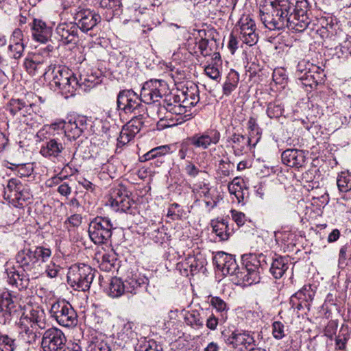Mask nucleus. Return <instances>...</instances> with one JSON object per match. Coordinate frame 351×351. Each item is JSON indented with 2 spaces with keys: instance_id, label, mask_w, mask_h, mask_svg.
<instances>
[{
  "instance_id": "nucleus-44",
  "label": "nucleus",
  "mask_w": 351,
  "mask_h": 351,
  "mask_svg": "<svg viewBox=\"0 0 351 351\" xmlns=\"http://www.w3.org/2000/svg\"><path fill=\"white\" fill-rule=\"evenodd\" d=\"M110 228V219L107 217H97L94 221H91L89 226V234L93 232L96 233L98 230H105Z\"/></svg>"
},
{
  "instance_id": "nucleus-28",
  "label": "nucleus",
  "mask_w": 351,
  "mask_h": 351,
  "mask_svg": "<svg viewBox=\"0 0 351 351\" xmlns=\"http://www.w3.org/2000/svg\"><path fill=\"white\" fill-rule=\"evenodd\" d=\"M21 318H25L29 324H33L40 329H45L47 326L45 313L38 307L31 308L28 313H23Z\"/></svg>"
},
{
  "instance_id": "nucleus-8",
  "label": "nucleus",
  "mask_w": 351,
  "mask_h": 351,
  "mask_svg": "<svg viewBox=\"0 0 351 351\" xmlns=\"http://www.w3.org/2000/svg\"><path fill=\"white\" fill-rule=\"evenodd\" d=\"M41 347L43 351H65L66 336L60 329L51 327L43 333Z\"/></svg>"
},
{
  "instance_id": "nucleus-39",
  "label": "nucleus",
  "mask_w": 351,
  "mask_h": 351,
  "mask_svg": "<svg viewBox=\"0 0 351 351\" xmlns=\"http://www.w3.org/2000/svg\"><path fill=\"white\" fill-rule=\"evenodd\" d=\"M171 147L172 145H165L154 147L144 154L143 158H144L145 161L161 158L162 156L173 152Z\"/></svg>"
},
{
  "instance_id": "nucleus-60",
  "label": "nucleus",
  "mask_w": 351,
  "mask_h": 351,
  "mask_svg": "<svg viewBox=\"0 0 351 351\" xmlns=\"http://www.w3.org/2000/svg\"><path fill=\"white\" fill-rule=\"evenodd\" d=\"M82 221V217L80 214H73L69 217L64 222L66 228L69 230L70 227H79Z\"/></svg>"
},
{
  "instance_id": "nucleus-13",
  "label": "nucleus",
  "mask_w": 351,
  "mask_h": 351,
  "mask_svg": "<svg viewBox=\"0 0 351 351\" xmlns=\"http://www.w3.org/2000/svg\"><path fill=\"white\" fill-rule=\"evenodd\" d=\"M51 137L47 140L46 143L42 146L40 153L44 157L58 158L64 149V136L59 132L55 133L53 131Z\"/></svg>"
},
{
  "instance_id": "nucleus-30",
  "label": "nucleus",
  "mask_w": 351,
  "mask_h": 351,
  "mask_svg": "<svg viewBox=\"0 0 351 351\" xmlns=\"http://www.w3.org/2000/svg\"><path fill=\"white\" fill-rule=\"evenodd\" d=\"M8 282L15 285L19 289H25L29 283V277L27 272L19 271L13 269L8 272Z\"/></svg>"
},
{
  "instance_id": "nucleus-41",
  "label": "nucleus",
  "mask_w": 351,
  "mask_h": 351,
  "mask_svg": "<svg viewBox=\"0 0 351 351\" xmlns=\"http://www.w3.org/2000/svg\"><path fill=\"white\" fill-rule=\"evenodd\" d=\"M213 231L219 237L220 241H226L230 236V232L227 222L216 221L212 222Z\"/></svg>"
},
{
  "instance_id": "nucleus-2",
  "label": "nucleus",
  "mask_w": 351,
  "mask_h": 351,
  "mask_svg": "<svg viewBox=\"0 0 351 351\" xmlns=\"http://www.w3.org/2000/svg\"><path fill=\"white\" fill-rule=\"evenodd\" d=\"M95 271L86 264L71 265L67 273L68 283L75 290L88 291L95 278Z\"/></svg>"
},
{
  "instance_id": "nucleus-55",
  "label": "nucleus",
  "mask_w": 351,
  "mask_h": 351,
  "mask_svg": "<svg viewBox=\"0 0 351 351\" xmlns=\"http://www.w3.org/2000/svg\"><path fill=\"white\" fill-rule=\"evenodd\" d=\"M24 45L23 43V33L19 28H16L12 33L8 45Z\"/></svg>"
},
{
  "instance_id": "nucleus-61",
  "label": "nucleus",
  "mask_w": 351,
  "mask_h": 351,
  "mask_svg": "<svg viewBox=\"0 0 351 351\" xmlns=\"http://www.w3.org/2000/svg\"><path fill=\"white\" fill-rule=\"evenodd\" d=\"M238 180V178H235L231 183L228 186V191L230 194H234L237 198L238 201L240 202V197L242 196L241 186L236 183Z\"/></svg>"
},
{
  "instance_id": "nucleus-20",
  "label": "nucleus",
  "mask_w": 351,
  "mask_h": 351,
  "mask_svg": "<svg viewBox=\"0 0 351 351\" xmlns=\"http://www.w3.org/2000/svg\"><path fill=\"white\" fill-rule=\"evenodd\" d=\"M280 8L287 11L289 16H300V14H308V3L307 0H281L277 3Z\"/></svg>"
},
{
  "instance_id": "nucleus-11",
  "label": "nucleus",
  "mask_w": 351,
  "mask_h": 351,
  "mask_svg": "<svg viewBox=\"0 0 351 351\" xmlns=\"http://www.w3.org/2000/svg\"><path fill=\"white\" fill-rule=\"evenodd\" d=\"M239 39L249 46L254 45L258 39L256 23L250 16H243L238 22Z\"/></svg>"
},
{
  "instance_id": "nucleus-47",
  "label": "nucleus",
  "mask_w": 351,
  "mask_h": 351,
  "mask_svg": "<svg viewBox=\"0 0 351 351\" xmlns=\"http://www.w3.org/2000/svg\"><path fill=\"white\" fill-rule=\"evenodd\" d=\"M337 184L341 192L351 190V175L347 172H341L337 177Z\"/></svg>"
},
{
  "instance_id": "nucleus-10",
  "label": "nucleus",
  "mask_w": 351,
  "mask_h": 351,
  "mask_svg": "<svg viewBox=\"0 0 351 351\" xmlns=\"http://www.w3.org/2000/svg\"><path fill=\"white\" fill-rule=\"evenodd\" d=\"M221 138L216 129H208L204 132L196 133L187 138L191 145L197 149H206L212 145H217Z\"/></svg>"
},
{
  "instance_id": "nucleus-1",
  "label": "nucleus",
  "mask_w": 351,
  "mask_h": 351,
  "mask_svg": "<svg viewBox=\"0 0 351 351\" xmlns=\"http://www.w3.org/2000/svg\"><path fill=\"white\" fill-rule=\"evenodd\" d=\"M51 256V250L44 246H32L30 243L24 245L16 254V263L25 272L37 274L42 269V265L47 262Z\"/></svg>"
},
{
  "instance_id": "nucleus-23",
  "label": "nucleus",
  "mask_w": 351,
  "mask_h": 351,
  "mask_svg": "<svg viewBox=\"0 0 351 351\" xmlns=\"http://www.w3.org/2000/svg\"><path fill=\"white\" fill-rule=\"evenodd\" d=\"M32 36L38 42L46 43L51 38L52 29L40 19H35L32 25Z\"/></svg>"
},
{
  "instance_id": "nucleus-51",
  "label": "nucleus",
  "mask_w": 351,
  "mask_h": 351,
  "mask_svg": "<svg viewBox=\"0 0 351 351\" xmlns=\"http://www.w3.org/2000/svg\"><path fill=\"white\" fill-rule=\"evenodd\" d=\"M230 162L229 160H224L221 159L219 162L218 168L217 170V175L219 179H223L228 177L231 173Z\"/></svg>"
},
{
  "instance_id": "nucleus-40",
  "label": "nucleus",
  "mask_w": 351,
  "mask_h": 351,
  "mask_svg": "<svg viewBox=\"0 0 351 351\" xmlns=\"http://www.w3.org/2000/svg\"><path fill=\"white\" fill-rule=\"evenodd\" d=\"M193 191L196 192L201 197L210 199L217 196V190L214 187L210 186L209 184L201 182L195 185Z\"/></svg>"
},
{
  "instance_id": "nucleus-22",
  "label": "nucleus",
  "mask_w": 351,
  "mask_h": 351,
  "mask_svg": "<svg viewBox=\"0 0 351 351\" xmlns=\"http://www.w3.org/2000/svg\"><path fill=\"white\" fill-rule=\"evenodd\" d=\"M100 16L89 10H82L76 14L75 19L78 21L77 29L83 32L92 29L97 23Z\"/></svg>"
},
{
  "instance_id": "nucleus-18",
  "label": "nucleus",
  "mask_w": 351,
  "mask_h": 351,
  "mask_svg": "<svg viewBox=\"0 0 351 351\" xmlns=\"http://www.w3.org/2000/svg\"><path fill=\"white\" fill-rule=\"evenodd\" d=\"M59 41L63 45L77 42V26L75 23H64L59 24L56 29Z\"/></svg>"
},
{
  "instance_id": "nucleus-64",
  "label": "nucleus",
  "mask_w": 351,
  "mask_h": 351,
  "mask_svg": "<svg viewBox=\"0 0 351 351\" xmlns=\"http://www.w3.org/2000/svg\"><path fill=\"white\" fill-rule=\"evenodd\" d=\"M230 213L232 220L238 226H242L244 225L246 221V217L244 213L236 210H232Z\"/></svg>"
},
{
  "instance_id": "nucleus-9",
  "label": "nucleus",
  "mask_w": 351,
  "mask_h": 351,
  "mask_svg": "<svg viewBox=\"0 0 351 351\" xmlns=\"http://www.w3.org/2000/svg\"><path fill=\"white\" fill-rule=\"evenodd\" d=\"M166 88L162 80H150L145 82L141 90V99L147 104H154L160 101Z\"/></svg>"
},
{
  "instance_id": "nucleus-19",
  "label": "nucleus",
  "mask_w": 351,
  "mask_h": 351,
  "mask_svg": "<svg viewBox=\"0 0 351 351\" xmlns=\"http://www.w3.org/2000/svg\"><path fill=\"white\" fill-rule=\"evenodd\" d=\"M283 164L293 168L302 167L306 160V155L303 150L297 149H287L282 153Z\"/></svg>"
},
{
  "instance_id": "nucleus-4",
  "label": "nucleus",
  "mask_w": 351,
  "mask_h": 351,
  "mask_svg": "<svg viewBox=\"0 0 351 351\" xmlns=\"http://www.w3.org/2000/svg\"><path fill=\"white\" fill-rule=\"evenodd\" d=\"M49 313L62 326L69 328L77 324V313L71 304L64 300L53 302L49 308Z\"/></svg>"
},
{
  "instance_id": "nucleus-35",
  "label": "nucleus",
  "mask_w": 351,
  "mask_h": 351,
  "mask_svg": "<svg viewBox=\"0 0 351 351\" xmlns=\"http://www.w3.org/2000/svg\"><path fill=\"white\" fill-rule=\"evenodd\" d=\"M289 268V260L280 256L273 260L269 269L271 275L276 279L280 278Z\"/></svg>"
},
{
  "instance_id": "nucleus-43",
  "label": "nucleus",
  "mask_w": 351,
  "mask_h": 351,
  "mask_svg": "<svg viewBox=\"0 0 351 351\" xmlns=\"http://www.w3.org/2000/svg\"><path fill=\"white\" fill-rule=\"evenodd\" d=\"M78 81V86H84L86 88H92L95 85L103 82V79H100L97 73L81 74Z\"/></svg>"
},
{
  "instance_id": "nucleus-45",
  "label": "nucleus",
  "mask_w": 351,
  "mask_h": 351,
  "mask_svg": "<svg viewBox=\"0 0 351 351\" xmlns=\"http://www.w3.org/2000/svg\"><path fill=\"white\" fill-rule=\"evenodd\" d=\"M87 351H110L108 337H100L96 341H91L86 348Z\"/></svg>"
},
{
  "instance_id": "nucleus-50",
  "label": "nucleus",
  "mask_w": 351,
  "mask_h": 351,
  "mask_svg": "<svg viewBox=\"0 0 351 351\" xmlns=\"http://www.w3.org/2000/svg\"><path fill=\"white\" fill-rule=\"evenodd\" d=\"M125 285L123 281L117 277L111 278V297L117 298L123 294Z\"/></svg>"
},
{
  "instance_id": "nucleus-15",
  "label": "nucleus",
  "mask_w": 351,
  "mask_h": 351,
  "mask_svg": "<svg viewBox=\"0 0 351 351\" xmlns=\"http://www.w3.org/2000/svg\"><path fill=\"white\" fill-rule=\"evenodd\" d=\"M142 127L141 121L136 119H132L128 122L125 125L122 127V129L119 133V136L117 138V149L116 152H119L118 149L122 146L125 145L128 143L137 134Z\"/></svg>"
},
{
  "instance_id": "nucleus-57",
  "label": "nucleus",
  "mask_w": 351,
  "mask_h": 351,
  "mask_svg": "<svg viewBox=\"0 0 351 351\" xmlns=\"http://www.w3.org/2000/svg\"><path fill=\"white\" fill-rule=\"evenodd\" d=\"M138 351H162V348L155 341L150 340L140 344Z\"/></svg>"
},
{
  "instance_id": "nucleus-54",
  "label": "nucleus",
  "mask_w": 351,
  "mask_h": 351,
  "mask_svg": "<svg viewBox=\"0 0 351 351\" xmlns=\"http://www.w3.org/2000/svg\"><path fill=\"white\" fill-rule=\"evenodd\" d=\"M186 264L190 265V272L192 274L198 272L204 266V262L197 259L195 256H189L186 258Z\"/></svg>"
},
{
  "instance_id": "nucleus-48",
  "label": "nucleus",
  "mask_w": 351,
  "mask_h": 351,
  "mask_svg": "<svg viewBox=\"0 0 351 351\" xmlns=\"http://www.w3.org/2000/svg\"><path fill=\"white\" fill-rule=\"evenodd\" d=\"M284 112V107L278 101L270 102L267 105L266 113L270 119L280 118Z\"/></svg>"
},
{
  "instance_id": "nucleus-25",
  "label": "nucleus",
  "mask_w": 351,
  "mask_h": 351,
  "mask_svg": "<svg viewBox=\"0 0 351 351\" xmlns=\"http://www.w3.org/2000/svg\"><path fill=\"white\" fill-rule=\"evenodd\" d=\"M243 261L247 269L253 272L258 273L260 276L261 270H263L266 266V256L263 254H245L243 256Z\"/></svg>"
},
{
  "instance_id": "nucleus-56",
  "label": "nucleus",
  "mask_w": 351,
  "mask_h": 351,
  "mask_svg": "<svg viewBox=\"0 0 351 351\" xmlns=\"http://www.w3.org/2000/svg\"><path fill=\"white\" fill-rule=\"evenodd\" d=\"M25 50V45H8V53L12 58L20 59Z\"/></svg>"
},
{
  "instance_id": "nucleus-36",
  "label": "nucleus",
  "mask_w": 351,
  "mask_h": 351,
  "mask_svg": "<svg viewBox=\"0 0 351 351\" xmlns=\"http://www.w3.org/2000/svg\"><path fill=\"white\" fill-rule=\"evenodd\" d=\"M181 100L182 103L191 108L195 106L199 101V89L197 86L191 85L186 87V90L182 93Z\"/></svg>"
},
{
  "instance_id": "nucleus-52",
  "label": "nucleus",
  "mask_w": 351,
  "mask_h": 351,
  "mask_svg": "<svg viewBox=\"0 0 351 351\" xmlns=\"http://www.w3.org/2000/svg\"><path fill=\"white\" fill-rule=\"evenodd\" d=\"M285 325L279 321H275L272 324V335L274 339H282L286 335Z\"/></svg>"
},
{
  "instance_id": "nucleus-17",
  "label": "nucleus",
  "mask_w": 351,
  "mask_h": 351,
  "mask_svg": "<svg viewBox=\"0 0 351 351\" xmlns=\"http://www.w3.org/2000/svg\"><path fill=\"white\" fill-rule=\"evenodd\" d=\"M214 261L217 267L222 271L223 275L234 276L239 269L233 256L223 252H218Z\"/></svg>"
},
{
  "instance_id": "nucleus-58",
  "label": "nucleus",
  "mask_w": 351,
  "mask_h": 351,
  "mask_svg": "<svg viewBox=\"0 0 351 351\" xmlns=\"http://www.w3.org/2000/svg\"><path fill=\"white\" fill-rule=\"evenodd\" d=\"M25 101L19 99H12L10 101L9 110L13 115L19 114L22 107H24Z\"/></svg>"
},
{
  "instance_id": "nucleus-27",
  "label": "nucleus",
  "mask_w": 351,
  "mask_h": 351,
  "mask_svg": "<svg viewBox=\"0 0 351 351\" xmlns=\"http://www.w3.org/2000/svg\"><path fill=\"white\" fill-rule=\"evenodd\" d=\"M19 335L28 343H34L38 339L37 327L29 324L27 319L20 318L19 322Z\"/></svg>"
},
{
  "instance_id": "nucleus-59",
  "label": "nucleus",
  "mask_w": 351,
  "mask_h": 351,
  "mask_svg": "<svg viewBox=\"0 0 351 351\" xmlns=\"http://www.w3.org/2000/svg\"><path fill=\"white\" fill-rule=\"evenodd\" d=\"M272 77L275 83L278 84H283L287 78L285 71L281 68L274 70Z\"/></svg>"
},
{
  "instance_id": "nucleus-63",
  "label": "nucleus",
  "mask_w": 351,
  "mask_h": 351,
  "mask_svg": "<svg viewBox=\"0 0 351 351\" xmlns=\"http://www.w3.org/2000/svg\"><path fill=\"white\" fill-rule=\"evenodd\" d=\"M337 324L335 321H330L324 330V335L332 339L337 330Z\"/></svg>"
},
{
  "instance_id": "nucleus-62",
  "label": "nucleus",
  "mask_w": 351,
  "mask_h": 351,
  "mask_svg": "<svg viewBox=\"0 0 351 351\" xmlns=\"http://www.w3.org/2000/svg\"><path fill=\"white\" fill-rule=\"evenodd\" d=\"M349 339L348 334H341L335 338L336 348L340 350H345L346 348V343Z\"/></svg>"
},
{
  "instance_id": "nucleus-14",
  "label": "nucleus",
  "mask_w": 351,
  "mask_h": 351,
  "mask_svg": "<svg viewBox=\"0 0 351 351\" xmlns=\"http://www.w3.org/2000/svg\"><path fill=\"white\" fill-rule=\"evenodd\" d=\"M300 67V64L298 65V69L296 71V76L305 86L313 88L323 82L325 75L324 71L319 67L312 65L311 68L304 73Z\"/></svg>"
},
{
  "instance_id": "nucleus-21",
  "label": "nucleus",
  "mask_w": 351,
  "mask_h": 351,
  "mask_svg": "<svg viewBox=\"0 0 351 351\" xmlns=\"http://www.w3.org/2000/svg\"><path fill=\"white\" fill-rule=\"evenodd\" d=\"M159 106V107L158 105L156 106V107L158 108L157 114L159 119H162L160 117V113H162L164 110H166L167 112H169L171 114H175L176 115H183L188 112H190V108L188 107V106L182 103L180 95L175 96L173 97V102H169L165 100L163 105Z\"/></svg>"
},
{
  "instance_id": "nucleus-31",
  "label": "nucleus",
  "mask_w": 351,
  "mask_h": 351,
  "mask_svg": "<svg viewBox=\"0 0 351 351\" xmlns=\"http://www.w3.org/2000/svg\"><path fill=\"white\" fill-rule=\"evenodd\" d=\"M221 64L222 61L219 53L215 52L213 54L210 62L205 66L206 75L212 80H217L221 77L220 69Z\"/></svg>"
},
{
  "instance_id": "nucleus-49",
  "label": "nucleus",
  "mask_w": 351,
  "mask_h": 351,
  "mask_svg": "<svg viewBox=\"0 0 351 351\" xmlns=\"http://www.w3.org/2000/svg\"><path fill=\"white\" fill-rule=\"evenodd\" d=\"M24 66L27 71L30 75H35L41 66V62L37 60V56L33 55L32 57H27L24 62Z\"/></svg>"
},
{
  "instance_id": "nucleus-16",
  "label": "nucleus",
  "mask_w": 351,
  "mask_h": 351,
  "mask_svg": "<svg viewBox=\"0 0 351 351\" xmlns=\"http://www.w3.org/2000/svg\"><path fill=\"white\" fill-rule=\"evenodd\" d=\"M253 334L250 331H234L225 339V342L233 348L243 346L246 349H250V347L255 346Z\"/></svg>"
},
{
  "instance_id": "nucleus-42",
  "label": "nucleus",
  "mask_w": 351,
  "mask_h": 351,
  "mask_svg": "<svg viewBox=\"0 0 351 351\" xmlns=\"http://www.w3.org/2000/svg\"><path fill=\"white\" fill-rule=\"evenodd\" d=\"M314 295L315 292L312 289V286L311 285H306L291 297V301L294 302L295 300H302L303 302L307 301L310 302L313 300Z\"/></svg>"
},
{
  "instance_id": "nucleus-29",
  "label": "nucleus",
  "mask_w": 351,
  "mask_h": 351,
  "mask_svg": "<svg viewBox=\"0 0 351 351\" xmlns=\"http://www.w3.org/2000/svg\"><path fill=\"white\" fill-rule=\"evenodd\" d=\"M206 316L204 311L202 310H191L184 314V322L186 325L194 329H200L204 325Z\"/></svg>"
},
{
  "instance_id": "nucleus-37",
  "label": "nucleus",
  "mask_w": 351,
  "mask_h": 351,
  "mask_svg": "<svg viewBox=\"0 0 351 351\" xmlns=\"http://www.w3.org/2000/svg\"><path fill=\"white\" fill-rule=\"evenodd\" d=\"M210 298V305L216 310L217 312L220 313V321L225 322L227 319V313L229 310L226 302L218 296L208 297Z\"/></svg>"
},
{
  "instance_id": "nucleus-46",
  "label": "nucleus",
  "mask_w": 351,
  "mask_h": 351,
  "mask_svg": "<svg viewBox=\"0 0 351 351\" xmlns=\"http://www.w3.org/2000/svg\"><path fill=\"white\" fill-rule=\"evenodd\" d=\"M17 347L15 339L8 335H0V351H14Z\"/></svg>"
},
{
  "instance_id": "nucleus-34",
  "label": "nucleus",
  "mask_w": 351,
  "mask_h": 351,
  "mask_svg": "<svg viewBox=\"0 0 351 351\" xmlns=\"http://www.w3.org/2000/svg\"><path fill=\"white\" fill-rule=\"evenodd\" d=\"M232 143V147L235 156H241L245 149L251 144V138L237 133H234L230 137Z\"/></svg>"
},
{
  "instance_id": "nucleus-12",
  "label": "nucleus",
  "mask_w": 351,
  "mask_h": 351,
  "mask_svg": "<svg viewBox=\"0 0 351 351\" xmlns=\"http://www.w3.org/2000/svg\"><path fill=\"white\" fill-rule=\"evenodd\" d=\"M141 96L139 97L132 90H123L119 92L117 105L119 110L125 113L133 112L141 106Z\"/></svg>"
},
{
  "instance_id": "nucleus-3",
  "label": "nucleus",
  "mask_w": 351,
  "mask_h": 351,
  "mask_svg": "<svg viewBox=\"0 0 351 351\" xmlns=\"http://www.w3.org/2000/svg\"><path fill=\"white\" fill-rule=\"evenodd\" d=\"M50 86L58 89L66 97L73 95L78 86L77 79L73 72L64 66L55 67L52 71Z\"/></svg>"
},
{
  "instance_id": "nucleus-32",
  "label": "nucleus",
  "mask_w": 351,
  "mask_h": 351,
  "mask_svg": "<svg viewBox=\"0 0 351 351\" xmlns=\"http://www.w3.org/2000/svg\"><path fill=\"white\" fill-rule=\"evenodd\" d=\"M311 20L308 14H300V16H289L288 19V28L295 32H302L308 27Z\"/></svg>"
},
{
  "instance_id": "nucleus-6",
  "label": "nucleus",
  "mask_w": 351,
  "mask_h": 351,
  "mask_svg": "<svg viewBox=\"0 0 351 351\" xmlns=\"http://www.w3.org/2000/svg\"><path fill=\"white\" fill-rule=\"evenodd\" d=\"M62 129L60 134L69 140H75L79 138L84 131L87 128V119L84 116H79L74 121L70 120L68 122H60L51 124L50 130L56 131Z\"/></svg>"
},
{
  "instance_id": "nucleus-7",
  "label": "nucleus",
  "mask_w": 351,
  "mask_h": 351,
  "mask_svg": "<svg viewBox=\"0 0 351 351\" xmlns=\"http://www.w3.org/2000/svg\"><path fill=\"white\" fill-rule=\"evenodd\" d=\"M91 239L101 246L98 247L96 253L99 267L101 270L108 271L109 269L110 255L108 254V249L110 245L108 243L110 239V228L99 231L96 233L93 232L90 234Z\"/></svg>"
},
{
  "instance_id": "nucleus-26",
  "label": "nucleus",
  "mask_w": 351,
  "mask_h": 351,
  "mask_svg": "<svg viewBox=\"0 0 351 351\" xmlns=\"http://www.w3.org/2000/svg\"><path fill=\"white\" fill-rule=\"evenodd\" d=\"M269 3H264L262 8L260 10V17L262 23L265 26L270 30L276 29H280V21L279 20H274V12H271V6L269 5ZM280 18H278L279 19Z\"/></svg>"
},
{
  "instance_id": "nucleus-24",
  "label": "nucleus",
  "mask_w": 351,
  "mask_h": 351,
  "mask_svg": "<svg viewBox=\"0 0 351 351\" xmlns=\"http://www.w3.org/2000/svg\"><path fill=\"white\" fill-rule=\"evenodd\" d=\"M22 308V305L17 300L16 295H12L9 292H4L0 297V311L5 314H14L19 309Z\"/></svg>"
},
{
  "instance_id": "nucleus-53",
  "label": "nucleus",
  "mask_w": 351,
  "mask_h": 351,
  "mask_svg": "<svg viewBox=\"0 0 351 351\" xmlns=\"http://www.w3.org/2000/svg\"><path fill=\"white\" fill-rule=\"evenodd\" d=\"M12 165L15 166V168L14 169L21 178L29 177L33 173L34 168L32 165L30 163Z\"/></svg>"
},
{
  "instance_id": "nucleus-38",
  "label": "nucleus",
  "mask_w": 351,
  "mask_h": 351,
  "mask_svg": "<svg viewBox=\"0 0 351 351\" xmlns=\"http://www.w3.org/2000/svg\"><path fill=\"white\" fill-rule=\"evenodd\" d=\"M239 81V73L234 70H230L223 86V95L228 96L237 87Z\"/></svg>"
},
{
  "instance_id": "nucleus-33",
  "label": "nucleus",
  "mask_w": 351,
  "mask_h": 351,
  "mask_svg": "<svg viewBox=\"0 0 351 351\" xmlns=\"http://www.w3.org/2000/svg\"><path fill=\"white\" fill-rule=\"evenodd\" d=\"M234 277L238 284L252 285L257 283L260 280V276L258 273L250 271L245 267L239 268Z\"/></svg>"
},
{
  "instance_id": "nucleus-5",
  "label": "nucleus",
  "mask_w": 351,
  "mask_h": 351,
  "mask_svg": "<svg viewBox=\"0 0 351 351\" xmlns=\"http://www.w3.org/2000/svg\"><path fill=\"white\" fill-rule=\"evenodd\" d=\"M4 197L15 207L21 208L32 197L29 189L17 178H11L4 188Z\"/></svg>"
}]
</instances>
